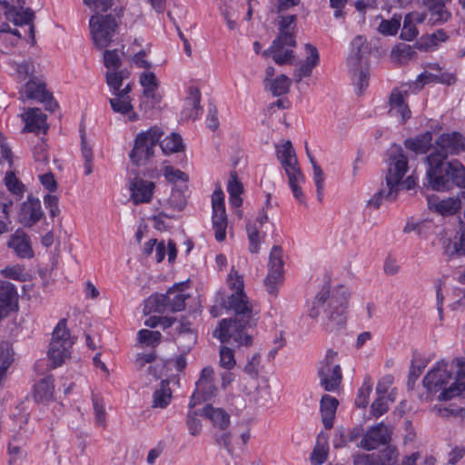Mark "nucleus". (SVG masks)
Wrapping results in <instances>:
<instances>
[{
	"mask_svg": "<svg viewBox=\"0 0 465 465\" xmlns=\"http://www.w3.org/2000/svg\"><path fill=\"white\" fill-rule=\"evenodd\" d=\"M46 115L41 111V109H29L26 113L25 130L37 134H46V131L49 128L46 123Z\"/></svg>",
	"mask_w": 465,
	"mask_h": 465,
	"instance_id": "26",
	"label": "nucleus"
},
{
	"mask_svg": "<svg viewBox=\"0 0 465 465\" xmlns=\"http://www.w3.org/2000/svg\"><path fill=\"white\" fill-rule=\"evenodd\" d=\"M172 397L169 381L163 380L160 382L159 388L155 389L153 393L152 408H166L170 404Z\"/></svg>",
	"mask_w": 465,
	"mask_h": 465,
	"instance_id": "31",
	"label": "nucleus"
},
{
	"mask_svg": "<svg viewBox=\"0 0 465 465\" xmlns=\"http://www.w3.org/2000/svg\"><path fill=\"white\" fill-rule=\"evenodd\" d=\"M3 274L10 279L24 282L25 281V273L22 266L16 265L6 267L3 270Z\"/></svg>",
	"mask_w": 465,
	"mask_h": 465,
	"instance_id": "64",
	"label": "nucleus"
},
{
	"mask_svg": "<svg viewBox=\"0 0 465 465\" xmlns=\"http://www.w3.org/2000/svg\"><path fill=\"white\" fill-rule=\"evenodd\" d=\"M140 84L143 87V94L145 98L151 99L153 104L160 103L161 97L156 94L159 83L154 73L143 72L140 74Z\"/></svg>",
	"mask_w": 465,
	"mask_h": 465,
	"instance_id": "29",
	"label": "nucleus"
},
{
	"mask_svg": "<svg viewBox=\"0 0 465 465\" xmlns=\"http://www.w3.org/2000/svg\"><path fill=\"white\" fill-rule=\"evenodd\" d=\"M185 191H187L186 183L175 184V187L172 189V193L168 199V204L174 210H183L187 202Z\"/></svg>",
	"mask_w": 465,
	"mask_h": 465,
	"instance_id": "38",
	"label": "nucleus"
},
{
	"mask_svg": "<svg viewBox=\"0 0 465 465\" xmlns=\"http://www.w3.org/2000/svg\"><path fill=\"white\" fill-rule=\"evenodd\" d=\"M372 385L370 378L365 380L361 387L359 389L355 398V404L359 408H365L369 403V396L371 392Z\"/></svg>",
	"mask_w": 465,
	"mask_h": 465,
	"instance_id": "46",
	"label": "nucleus"
},
{
	"mask_svg": "<svg viewBox=\"0 0 465 465\" xmlns=\"http://www.w3.org/2000/svg\"><path fill=\"white\" fill-rule=\"evenodd\" d=\"M25 0H1L0 6L4 10L5 18L13 22L15 25H29V36L32 44H35V26L33 20L35 13L30 8H24Z\"/></svg>",
	"mask_w": 465,
	"mask_h": 465,
	"instance_id": "13",
	"label": "nucleus"
},
{
	"mask_svg": "<svg viewBox=\"0 0 465 465\" xmlns=\"http://www.w3.org/2000/svg\"><path fill=\"white\" fill-rule=\"evenodd\" d=\"M154 188L155 184L153 182L135 177L130 184L131 199L134 204L150 203Z\"/></svg>",
	"mask_w": 465,
	"mask_h": 465,
	"instance_id": "24",
	"label": "nucleus"
},
{
	"mask_svg": "<svg viewBox=\"0 0 465 465\" xmlns=\"http://www.w3.org/2000/svg\"><path fill=\"white\" fill-rule=\"evenodd\" d=\"M213 229L216 241L223 242L226 237L227 214L225 210L213 211Z\"/></svg>",
	"mask_w": 465,
	"mask_h": 465,
	"instance_id": "36",
	"label": "nucleus"
},
{
	"mask_svg": "<svg viewBox=\"0 0 465 465\" xmlns=\"http://www.w3.org/2000/svg\"><path fill=\"white\" fill-rule=\"evenodd\" d=\"M20 99H34L44 103L45 109L54 112L57 108V103L53 95L46 91L45 84L36 78L30 79L20 91Z\"/></svg>",
	"mask_w": 465,
	"mask_h": 465,
	"instance_id": "16",
	"label": "nucleus"
},
{
	"mask_svg": "<svg viewBox=\"0 0 465 465\" xmlns=\"http://www.w3.org/2000/svg\"><path fill=\"white\" fill-rule=\"evenodd\" d=\"M163 134V130L156 125L145 132L139 133L135 137L134 148L130 153L132 162L138 165L142 161L153 156L154 147L158 144Z\"/></svg>",
	"mask_w": 465,
	"mask_h": 465,
	"instance_id": "9",
	"label": "nucleus"
},
{
	"mask_svg": "<svg viewBox=\"0 0 465 465\" xmlns=\"http://www.w3.org/2000/svg\"><path fill=\"white\" fill-rule=\"evenodd\" d=\"M432 134L426 132L415 138H409L404 142L405 147L415 153L416 154H422L429 151L431 147Z\"/></svg>",
	"mask_w": 465,
	"mask_h": 465,
	"instance_id": "32",
	"label": "nucleus"
},
{
	"mask_svg": "<svg viewBox=\"0 0 465 465\" xmlns=\"http://www.w3.org/2000/svg\"><path fill=\"white\" fill-rule=\"evenodd\" d=\"M246 231L250 242V252L252 253H257L260 250L259 230L254 223L248 222L246 224Z\"/></svg>",
	"mask_w": 465,
	"mask_h": 465,
	"instance_id": "54",
	"label": "nucleus"
},
{
	"mask_svg": "<svg viewBox=\"0 0 465 465\" xmlns=\"http://www.w3.org/2000/svg\"><path fill=\"white\" fill-rule=\"evenodd\" d=\"M460 207L461 202L458 198L444 199L435 204V210L442 215L454 214Z\"/></svg>",
	"mask_w": 465,
	"mask_h": 465,
	"instance_id": "42",
	"label": "nucleus"
},
{
	"mask_svg": "<svg viewBox=\"0 0 465 465\" xmlns=\"http://www.w3.org/2000/svg\"><path fill=\"white\" fill-rule=\"evenodd\" d=\"M278 34L271 46L262 53L263 56L272 55L273 61L279 64H292L294 60L292 49L297 45V15L278 14L276 20Z\"/></svg>",
	"mask_w": 465,
	"mask_h": 465,
	"instance_id": "3",
	"label": "nucleus"
},
{
	"mask_svg": "<svg viewBox=\"0 0 465 465\" xmlns=\"http://www.w3.org/2000/svg\"><path fill=\"white\" fill-rule=\"evenodd\" d=\"M13 361V355L7 344L0 346V388L5 379L6 371Z\"/></svg>",
	"mask_w": 465,
	"mask_h": 465,
	"instance_id": "45",
	"label": "nucleus"
},
{
	"mask_svg": "<svg viewBox=\"0 0 465 465\" xmlns=\"http://www.w3.org/2000/svg\"><path fill=\"white\" fill-rule=\"evenodd\" d=\"M201 415L221 430H224L230 424V415L222 408H214L207 404L203 408Z\"/></svg>",
	"mask_w": 465,
	"mask_h": 465,
	"instance_id": "30",
	"label": "nucleus"
},
{
	"mask_svg": "<svg viewBox=\"0 0 465 465\" xmlns=\"http://www.w3.org/2000/svg\"><path fill=\"white\" fill-rule=\"evenodd\" d=\"M408 170V160L403 150L399 145H392L390 149L389 168L385 176L386 188L378 191L368 202L367 206L378 209L382 200L392 202L396 199L401 181Z\"/></svg>",
	"mask_w": 465,
	"mask_h": 465,
	"instance_id": "4",
	"label": "nucleus"
},
{
	"mask_svg": "<svg viewBox=\"0 0 465 465\" xmlns=\"http://www.w3.org/2000/svg\"><path fill=\"white\" fill-rule=\"evenodd\" d=\"M47 149L48 146L44 139H39L34 146V158L36 163V169L40 172L45 171V166L49 161Z\"/></svg>",
	"mask_w": 465,
	"mask_h": 465,
	"instance_id": "39",
	"label": "nucleus"
},
{
	"mask_svg": "<svg viewBox=\"0 0 465 465\" xmlns=\"http://www.w3.org/2000/svg\"><path fill=\"white\" fill-rule=\"evenodd\" d=\"M457 374L453 377V384L460 390V396H465V361L457 359Z\"/></svg>",
	"mask_w": 465,
	"mask_h": 465,
	"instance_id": "51",
	"label": "nucleus"
},
{
	"mask_svg": "<svg viewBox=\"0 0 465 465\" xmlns=\"http://www.w3.org/2000/svg\"><path fill=\"white\" fill-rule=\"evenodd\" d=\"M158 143L165 154L182 152L184 148L182 136L176 133H172Z\"/></svg>",
	"mask_w": 465,
	"mask_h": 465,
	"instance_id": "37",
	"label": "nucleus"
},
{
	"mask_svg": "<svg viewBox=\"0 0 465 465\" xmlns=\"http://www.w3.org/2000/svg\"><path fill=\"white\" fill-rule=\"evenodd\" d=\"M44 203L45 207L49 210L50 216L52 218L56 217L60 213V209L58 206V197L53 194H46L44 197Z\"/></svg>",
	"mask_w": 465,
	"mask_h": 465,
	"instance_id": "63",
	"label": "nucleus"
},
{
	"mask_svg": "<svg viewBox=\"0 0 465 465\" xmlns=\"http://www.w3.org/2000/svg\"><path fill=\"white\" fill-rule=\"evenodd\" d=\"M187 428L193 436H197L202 431L201 420L197 418V411H189L186 420Z\"/></svg>",
	"mask_w": 465,
	"mask_h": 465,
	"instance_id": "56",
	"label": "nucleus"
},
{
	"mask_svg": "<svg viewBox=\"0 0 465 465\" xmlns=\"http://www.w3.org/2000/svg\"><path fill=\"white\" fill-rule=\"evenodd\" d=\"M84 4L98 12H106L113 5V0H83Z\"/></svg>",
	"mask_w": 465,
	"mask_h": 465,
	"instance_id": "62",
	"label": "nucleus"
},
{
	"mask_svg": "<svg viewBox=\"0 0 465 465\" xmlns=\"http://www.w3.org/2000/svg\"><path fill=\"white\" fill-rule=\"evenodd\" d=\"M7 247L12 249L20 259H30L34 256L30 238L21 229H17L9 238Z\"/></svg>",
	"mask_w": 465,
	"mask_h": 465,
	"instance_id": "25",
	"label": "nucleus"
},
{
	"mask_svg": "<svg viewBox=\"0 0 465 465\" xmlns=\"http://www.w3.org/2000/svg\"><path fill=\"white\" fill-rule=\"evenodd\" d=\"M220 366L226 369L232 370L235 364L234 352L232 349L226 345L221 346L220 349Z\"/></svg>",
	"mask_w": 465,
	"mask_h": 465,
	"instance_id": "47",
	"label": "nucleus"
},
{
	"mask_svg": "<svg viewBox=\"0 0 465 465\" xmlns=\"http://www.w3.org/2000/svg\"><path fill=\"white\" fill-rule=\"evenodd\" d=\"M164 174L166 179L174 185L177 184L179 181L182 182V183H186L188 181V175L185 173L173 167L167 168Z\"/></svg>",
	"mask_w": 465,
	"mask_h": 465,
	"instance_id": "59",
	"label": "nucleus"
},
{
	"mask_svg": "<svg viewBox=\"0 0 465 465\" xmlns=\"http://www.w3.org/2000/svg\"><path fill=\"white\" fill-rule=\"evenodd\" d=\"M389 103L391 105V112L394 114H399L402 122H405L411 117V110L406 104L403 94L398 89H393Z\"/></svg>",
	"mask_w": 465,
	"mask_h": 465,
	"instance_id": "33",
	"label": "nucleus"
},
{
	"mask_svg": "<svg viewBox=\"0 0 465 465\" xmlns=\"http://www.w3.org/2000/svg\"><path fill=\"white\" fill-rule=\"evenodd\" d=\"M349 292L341 285L332 290L327 285L315 295L309 316L322 323L329 331H336L346 323V310L348 306Z\"/></svg>",
	"mask_w": 465,
	"mask_h": 465,
	"instance_id": "2",
	"label": "nucleus"
},
{
	"mask_svg": "<svg viewBox=\"0 0 465 465\" xmlns=\"http://www.w3.org/2000/svg\"><path fill=\"white\" fill-rule=\"evenodd\" d=\"M391 430L381 422L366 431L360 446L366 450H372L381 445H388L391 440Z\"/></svg>",
	"mask_w": 465,
	"mask_h": 465,
	"instance_id": "18",
	"label": "nucleus"
},
{
	"mask_svg": "<svg viewBox=\"0 0 465 465\" xmlns=\"http://www.w3.org/2000/svg\"><path fill=\"white\" fill-rule=\"evenodd\" d=\"M66 323V319H61L52 334L47 354L51 361V367L54 369L61 366L66 359L70 358L71 349L74 343Z\"/></svg>",
	"mask_w": 465,
	"mask_h": 465,
	"instance_id": "8",
	"label": "nucleus"
},
{
	"mask_svg": "<svg viewBox=\"0 0 465 465\" xmlns=\"http://www.w3.org/2000/svg\"><path fill=\"white\" fill-rule=\"evenodd\" d=\"M114 97L109 100L111 107L114 112L122 114H126L133 110L130 96L124 97L123 95L114 94Z\"/></svg>",
	"mask_w": 465,
	"mask_h": 465,
	"instance_id": "43",
	"label": "nucleus"
},
{
	"mask_svg": "<svg viewBox=\"0 0 465 465\" xmlns=\"http://www.w3.org/2000/svg\"><path fill=\"white\" fill-rule=\"evenodd\" d=\"M398 451L395 447L387 445L376 454H361L354 458L355 465H394L397 462Z\"/></svg>",
	"mask_w": 465,
	"mask_h": 465,
	"instance_id": "20",
	"label": "nucleus"
},
{
	"mask_svg": "<svg viewBox=\"0 0 465 465\" xmlns=\"http://www.w3.org/2000/svg\"><path fill=\"white\" fill-rule=\"evenodd\" d=\"M223 304L234 312V317L222 320L213 331V336L222 343L236 347L250 346L252 337L247 333V330L256 325V320L247 295L245 292H233Z\"/></svg>",
	"mask_w": 465,
	"mask_h": 465,
	"instance_id": "1",
	"label": "nucleus"
},
{
	"mask_svg": "<svg viewBox=\"0 0 465 465\" xmlns=\"http://www.w3.org/2000/svg\"><path fill=\"white\" fill-rule=\"evenodd\" d=\"M328 458V441L327 436L323 433L319 434L316 445L311 454V463L312 465H322Z\"/></svg>",
	"mask_w": 465,
	"mask_h": 465,
	"instance_id": "34",
	"label": "nucleus"
},
{
	"mask_svg": "<svg viewBox=\"0 0 465 465\" xmlns=\"http://www.w3.org/2000/svg\"><path fill=\"white\" fill-rule=\"evenodd\" d=\"M89 26L94 45L102 49L112 42L118 24L112 15L95 14L91 16Z\"/></svg>",
	"mask_w": 465,
	"mask_h": 465,
	"instance_id": "12",
	"label": "nucleus"
},
{
	"mask_svg": "<svg viewBox=\"0 0 465 465\" xmlns=\"http://www.w3.org/2000/svg\"><path fill=\"white\" fill-rule=\"evenodd\" d=\"M439 76L434 75L429 72H423L418 75L416 81L413 83V90L420 91L423 88L424 84H430L432 82L438 83Z\"/></svg>",
	"mask_w": 465,
	"mask_h": 465,
	"instance_id": "60",
	"label": "nucleus"
},
{
	"mask_svg": "<svg viewBox=\"0 0 465 465\" xmlns=\"http://www.w3.org/2000/svg\"><path fill=\"white\" fill-rule=\"evenodd\" d=\"M177 330L180 335L187 336L190 344L195 342V335L192 330V322L186 317L183 316L181 318Z\"/></svg>",
	"mask_w": 465,
	"mask_h": 465,
	"instance_id": "58",
	"label": "nucleus"
},
{
	"mask_svg": "<svg viewBox=\"0 0 465 465\" xmlns=\"http://www.w3.org/2000/svg\"><path fill=\"white\" fill-rule=\"evenodd\" d=\"M213 369L212 367H204L199 380L195 383V390L191 397L189 408L193 409L202 401L211 400L217 391V388L213 381Z\"/></svg>",
	"mask_w": 465,
	"mask_h": 465,
	"instance_id": "15",
	"label": "nucleus"
},
{
	"mask_svg": "<svg viewBox=\"0 0 465 465\" xmlns=\"http://www.w3.org/2000/svg\"><path fill=\"white\" fill-rule=\"evenodd\" d=\"M17 305L18 293L15 286L7 281H0V321L15 311Z\"/></svg>",
	"mask_w": 465,
	"mask_h": 465,
	"instance_id": "22",
	"label": "nucleus"
},
{
	"mask_svg": "<svg viewBox=\"0 0 465 465\" xmlns=\"http://www.w3.org/2000/svg\"><path fill=\"white\" fill-rule=\"evenodd\" d=\"M448 0H423V5L427 7L428 12L425 14L412 13L410 14L411 18L417 23H423L429 16V23L431 25L441 24L447 22L450 17V13L446 9Z\"/></svg>",
	"mask_w": 465,
	"mask_h": 465,
	"instance_id": "17",
	"label": "nucleus"
},
{
	"mask_svg": "<svg viewBox=\"0 0 465 465\" xmlns=\"http://www.w3.org/2000/svg\"><path fill=\"white\" fill-rule=\"evenodd\" d=\"M227 191L230 195V203L232 207H239L242 203L241 194L243 192L242 184L239 182L235 172H231Z\"/></svg>",
	"mask_w": 465,
	"mask_h": 465,
	"instance_id": "35",
	"label": "nucleus"
},
{
	"mask_svg": "<svg viewBox=\"0 0 465 465\" xmlns=\"http://www.w3.org/2000/svg\"><path fill=\"white\" fill-rule=\"evenodd\" d=\"M269 272L282 273L283 262H282V249L278 245H274L269 256Z\"/></svg>",
	"mask_w": 465,
	"mask_h": 465,
	"instance_id": "44",
	"label": "nucleus"
},
{
	"mask_svg": "<svg viewBox=\"0 0 465 465\" xmlns=\"http://www.w3.org/2000/svg\"><path fill=\"white\" fill-rule=\"evenodd\" d=\"M282 280V273L269 272L265 280L264 285L269 294L276 296L278 292V285L281 284Z\"/></svg>",
	"mask_w": 465,
	"mask_h": 465,
	"instance_id": "48",
	"label": "nucleus"
},
{
	"mask_svg": "<svg viewBox=\"0 0 465 465\" xmlns=\"http://www.w3.org/2000/svg\"><path fill=\"white\" fill-rule=\"evenodd\" d=\"M54 392V385L52 376L40 379L34 386V399L38 403L50 401L53 399Z\"/></svg>",
	"mask_w": 465,
	"mask_h": 465,
	"instance_id": "27",
	"label": "nucleus"
},
{
	"mask_svg": "<svg viewBox=\"0 0 465 465\" xmlns=\"http://www.w3.org/2000/svg\"><path fill=\"white\" fill-rule=\"evenodd\" d=\"M337 356V351L328 350L324 358L319 362L320 384L326 391H336L342 380L341 369L336 361Z\"/></svg>",
	"mask_w": 465,
	"mask_h": 465,
	"instance_id": "10",
	"label": "nucleus"
},
{
	"mask_svg": "<svg viewBox=\"0 0 465 465\" xmlns=\"http://www.w3.org/2000/svg\"><path fill=\"white\" fill-rule=\"evenodd\" d=\"M450 257L465 255V223H461L459 231L456 232L454 242L450 249V245L447 249Z\"/></svg>",
	"mask_w": 465,
	"mask_h": 465,
	"instance_id": "40",
	"label": "nucleus"
},
{
	"mask_svg": "<svg viewBox=\"0 0 465 465\" xmlns=\"http://www.w3.org/2000/svg\"><path fill=\"white\" fill-rule=\"evenodd\" d=\"M452 380L448 362L440 361L424 376L422 384L428 393L437 395V400L450 401L460 396V390Z\"/></svg>",
	"mask_w": 465,
	"mask_h": 465,
	"instance_id": "6",
	"label": "nucleus"
},
{
	"mask_svg": "<svg viewBox=\"0 0 465 465\" xmlns=\"http://www.w3.org/2000/svg\"><path fill=\"white\" fill-rule=\"evenodd\" d=\"M371 47L363 35H357L351 44V53L348 57V65L351 70L358 71L362 64L367 63Z\"/></svg>",
	"mask_w": 465,
	"mask_h": 465,
	"instance_id": "21",
	"label": "nucleus"
},
{
	"mask_svg": "<svg viewBox=\"0 0 465 465\" xmlns=\"http://www.w3.org/2000/svg\"><path fill=\"white\" fill-rule=\"evenodd\" d=\"M104 64L109 70H116L121 64V57L117 49L105 50L104 53Z\"/></svg>",
	"mask_w": 465,
	"mask_h": 465,
	"instance_id": "52",
	"label": "nucleus"
},
{
	"mask_svg": "<svg viewBox=\"0 0 465 465\" xmlns=\"http://www.w3.org/2000/svg\"><path fill=\"white\" fill-rule=\"evenodd\" d=\"M400 25V19L393 17L391 20H382L378 30L384 35H394L397 34Z\"/></svg>",
	"mask_w": 465,
	"mask_h": 465,
	"instance_id": "55",
	"label": "nucleus"
},
{
	"mask_svg": "<svg viewBox=\"0 0 465 465\" xmlns=\"http://www.w3.org/2000/svg\"><path fill=\"white\" fill-rule=\"evenodd\" d=\"M305 51L308 54L305 61L300 64L293 72V80L295 83H301L305 77H310L313 69L320 63V54L317 48L312 44H306Z\"/></svg>",
	"mask_w": 465,
	"mask_h": 465,
	"instance_id": "23",
	"label": "nucleus"
},
{
	"mask_svg": "<svg viewBox=\"0 0 465 465\" xmlns=\"http://www.w3.org/2000/svg\"><path fill=\"white\" fill-rule=\"evenodd\" d=\"M435 143V150L427 157L440 156L442 163H445L449 154H459L465 152V138L459 132L442 134L437 138Z\"/></svg>",
	"mask_w": 465,
	"mask_h": 465,
	"instance_id": "14",
	"label": "nucleus"
},
{
	"mask_svg": "<svg viewBox=\"0 0 465 465\" xmlns=\"http://www.w3.org/2000/svg\"><path fill=\"white\" fill-rule=\"evenodd\" d=\"M45 213L41 202L32 194L21 203L18 221L24 227H33L43 219Z\"/></svg>",
	"mask_w": 465,
	"mask_h": 465,
	"instance_id": "19",
	"label": "nucleus"
},
{
	"mask_svg": "<svg viewBox=\"0 0 465 465\" xmlns=\"http://www.w3.org/2000/svg\"><path fill=\"white\" fill-rule=\"evenodd\" d=\"M183 282L175 283L164 294H156L151 296L148 300L153 304V308L156 312H164L170 311L172 312H181L185 308V301L189 295L183 292Z\"/></svg>",
	"mask_w": 465,
	"mask_h": 465,
	"instance_id": "11",
	"label": "nucleus"
},
{
	"mask_svg": "<svg viewBox=\"0 0 465 465\" xmlns=\"http://www.w3.org/2000/svg\"><path fill=\"white\" fill-rule=\"evenodd\" d=\"M418 35V30L413 24L411 15H407L403 21V26L401 32V38L406 41L413 40Z\"/></svg>",
	"mask_w": 465,
	"mask_h": 465,
	"instance_id": "49",
	"label": "nucleus"
},
{
	"mask_svg": "<svg viewBox=\"0 0 465 465\" xmlns=\"http://www.w3.org/2000/svg\"><path fill=\"white\" fill-rule=\"evenodd\" d=\"M7 189L14 194L22 195L25 191V185L15 177L13 172H7L5 177Z\"/></svg>",
	"mask_w": 465,
	"mask_h": 465,
	"instance_id": "50",
	"label": "nucleus"
},
{
	"mask_svg": "<svg viewBox=\"0 0 465 465\" xmlns=\"http://www.w3.org/2000/svg\"><path fill=\"white\" fill-rule=\"evenodd\" d=\"M389 410L385 396L379 397L372 402L371 406V412L374 417H380L386 413Z\"/></svg>",
	"mask_w": 465,
	"mask_h": 465,
	"instance_id": "61",
	"label": "nucleus"
},
{
	"mask_svg": "<svg viewBox=\"0 0 465 465\" xmlns=\"http://www.w3.org/2000/svg\"><path fill=\"white\" fill-rule=\"evenodd\" d=\"M339 401L336 398L325 394L321 400L322 420L326 430H330L333 426L336 410Z\"/></svg>",
	"mask_w": 465,
	"mask_h": 465,
	"instance_id": "28",
	"label": "nucleus"
},
{
	"mask_svg": "<svg viewBox=\"0 0 465 465\" xmlns=\"http://www.w3.org/2000/svg\"><path fill=\"white\" fill-rule=\"evenodd\" d=\"M426 177L434 191H446L457 185L465 188V167L458 161L442 163V157H426Z\"/></svg>",
	"mask_w": 465,
	"mask_h": 465,
	"instance_id": "5",
	"label": "nucleus"
},
{
	"mask_svg": "<svg viewBox=\"0 0 465 465\" xmlns=\"http://www.w3.org/2000/svg\"><path fill=\"white\" fill-rule=\"evenodd\" d=\"M291 83V79L288 76L279 74L271 81L269 89L273 96H281L289 92Z\"/></svg>",
	"mask_w": 465,
	"mask_h": 465,
	"instance_id": "41",
	"label": "nucleus"
},
{
	"mask_svg": "<svg viewBox=\"0 0 465 465\" xmlns=\"http://www.w3.org/2000/svg\"><path fill=\"white\" fill-rule=\"evenodd\" d=\"M276 155L288 176L293 196L299 203H304L305 196L300 186V183L304 182V176L298 166V160L291 141H286L282 146H276Z\"/></svg>",
	"mask_w": 465,
	"mask_h": 465,
	"instance_id": "7",
	"label": "nucleus"
},
{
	"mask_svg": "<svg viewBox=\"0 0 465 465\" xmlns=\"http://www.w3.org/2000/svg\"><path fill=\"white\" fill-rule=\"evenodd\" d=\"M227 282H228L229 287L232 290H233L234 292H244L243 278L233 268L231 270V272L228 275Z\"/></svg>",
	"mask_w": 465,
	"mask_h": 465,
	"instance_id": "57",
	"label": "nucleus"
},
{
	"mask_svg": "<svg viewBox=\"0 0 465 465\" xmlns=\"http://www.w3.org/2000/svg\"><path fill=\"white\" fill-rule=\"evenodd\" d=\"M161 338L162 334L157 331H153L147 329H143L138 331V341L140 343L153 346L160 341Z\"/></svg>",
	"mask_w": 465,
	"mask_h": 465,
	"instance_id": "53",
	"label": "nucleus"
}]
</instances>
